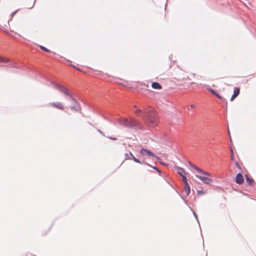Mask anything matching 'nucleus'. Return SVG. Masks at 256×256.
<instances>
[{"label":"nucleus","instance_id":"nucleus-1","mask_svg":"<svg viewBox=\"0 0 256 256\" xmlns=\"http://www.w3.org/2000/svg\"><path fill=\"white\" fill-rule=\"evenodd\" d=\"M144 112L147 114L145 118L146 122L151 126H156L158 124V118L156 111L149 106L144 110Z\"/></svg>","mask_w":256,"mask_h":256},{"label":"nucleus","instance_id":"nucleus-2","mask_svg":"<svg viewBox=\"0 0 256 256\" xmlns=\"http://www.w3.org/2000/svg\"><path fill=\"white\" fill-rule=\"evenodd\" d=\"M188 164L190 166L197 172L198 174H196V178L200 179L204 183L206 184H209L212 182V180L211 178V175L209 172L204 171L202 169L195 166L190 162H188Z\"/></svg>","mask_w":256,"mask_h":256},{"label":"nucleus","instance_id":"nucleus-3","mask_svg":"<svg viewBox=\"0 0 256 256\" xmlns=\"http://www.w3.org/2000/svg\"><path fill=\"white\" fill-rule=\"evenodd\" d=\"M54 86L55 88L58 90L60 92L64 93L65 95L70 96L69 90L64 86L58 84H54ZM70 98L73 104V106L70 107V108L72 110H74L76 112H78L80 109L78 104V103L76 102L74 99L72 98L71 97H70Z\"/></svg>","mask_w":256,"mask_h":256},{"label":"nucleus","instance_id":"nucleus-4","mask_svg":"<svg viewBox=\"0 0 256 256\" xmlns=\"http://www.w3.org/2000/svg\"><path fill=\"white\" fill-rule=\"evenodd\" d=\"M48 106L58 110L63 111L65 109L64 104L60 102H52L48 104Z\"/></svg>","mask_w":256,"mask_h":256},{"label":"nucleus","instance_id":"nucleus-5","mask_svg":"<svg viewBox=\"0 0 256 256\" xmlns=\"http://www.w3.org/2000/svg\"><path fill=\"white\" fill-rule=\"evenodd\" d=\"M125 156L126 160L133 159L135 162L141 164V162L138 159L136 158L130 152L125 154Z\"/></svg>","mask_w":256,"mask_h":256},{"label":"nucleus","instance_id":"nucleus-6","mask_svg":"<svg viewBox=\"0 0 256 256\" xmlns=\"http://www.w3.org/2000/svg\"><path fill=\"white\" fill-rule=\"evenodd\" d=\"M235 181L236 183L239 184H241L244 182V178L240 173H238L236 174Z\"/></svg>","mask_w":256,"mask_h":256},{"label":"nucleus","instance_id":"nucleus-7","mask_svg":"<svg viewBox=\"0 0 256 256\" xmlns=\"http://www.w3.org/2000/svg\"><path fill=\"white\" fill-rule=\"evenodd\" d=\"M140 152L143 156L147 155L148 156H152V157L155 156V155L152 152H151L148 150H146V149H144V148L140 150Z\"/></svg>","mask_w":256,"mask_h":256},{"label":"nucleus","instance_id":"nucleus-8","mask_svg":"<svg viewBox=\"0 0 256 256\" xmlns=\"http://www.w3.org/2000/svg\"><path fill=\"white\" fill-rule=\"evenodd\" d=\"M120 122L121 124L124 126L126 127H130V118H122L120 119Z\"/></svg>","mask_w":256,"mask_h":256},{"label":"nucleus","instance_id":"nucleus-9","mask_svg":"<svg viewBox=\"0 0 256 256\" xmlns=\"http://www.w3.org/2000/svg\"><path fill=\"white\" fill-rule=\"evenodd\" d=\"M240 90V89L239 88H234V94L231 97V101H232L239 94Z\"/></svg>","mask_w":256,"mask_h":256},{"label":"nucleus","instance_id":"nucleus-10","mask_svg":"<svg viewBox=\"0 0 256 256\" xmlns=\"http://www.w3.org/2000/svg\"><path fill=\"white\" fill-rule=\"evenodd\" d=\"M130 128H132V127H134V126H138L139 122H138V121L137 120H136L133 118H130Z\"/></svg>","mask_w":256,"mask_h":256},{"label":"nucleus","instance_id":"nucleus-11","mask_svg":"<svg viewBox=\"0 0 256 256\" xmlns=\"http://www.w3.org/2000/svg\"><path fill=\"white\" fill-rule=\"evenodd\" d=\"M152 87L154 89L161 90L162 86L158 82H154L152 84Z\"/></svg>","mask_w":256,"mask_h":256},{"label":"nucleus","instance_id":"nucleus-12","mask_svg":"<svg viewBox=\"0 0 256 256\" xmlns=\"http://www.w3.org/2000/svg\"><path fill=\"white\" fill-rule=\"evenodd\" d=\"M190 186L188 184L184 185V190L186 196H188L190 193Z\"/></svg>","mask_w":256,"mask_h":256},{"label":"nucleus","instance_id":"nucleus-13","mask_svg":"<svg viewBox=\"0 0 256 256\" xmlns=\"http://www.w3.org/2000/svg\"><path fill=\"white\" fill-rule=\"evenodd\" d=\"M9 62H10V59L9 58L0 56V63L6 64Z\"/></svg>","mask_w":256,"mask_h":256},{"label":"nucleus","instance_id":"nucleus-14","mask_svg":"<svg viewBox=\"0 0 256 256\" xmlns=\"http://www.w3.org/2000/svg\"><path fill=\"white\" fill-rule=\"evenodd\" d=\"M208 90L214 95L216 96L220 100H222V97L220 96L218 94H217L215 91L214 90L212 89V88H209L208 89Z\"/></svg>","mask_w":256,"mask_h":256},{"label":"nucleus","instance_id":"nucleus-15","mask_svg":"<svg viewBox=\"0 0 256 256\" xmlns=\"http://www.w3.org/2000/svg\"><path fill=\"white\" fill-rule=\"evenodd\" d=\"M178 173L182 177L183 176H184L186 174V172L183 168H178Z\"/></svg>","mask_w":256,"mask_h":256},{"label":"nucleus","instance_id":"nucleus-16","mask_svg":"<svg viewBox=\"0 0 256 256\" xmlns=\"http://www.w3.org/2000/svg\"><path fill=\"white\" fill-rule=\"evenodd\" d=\"M246 182L248 183L249 185H252L254 181L252 179L250 178L246 174Z\"/></svg>","mask_w":256,"mask_h":256},{"label":"nucleus","instance_id":"nucleus-17","mask_svg":"<svg viewBox=\"0 0 256 256\" xmlns=\"http://www.w3.org/2000/svg\"><path fill=\"white\" fill-rule=\"evenodd\" d=\"M40 48L41 50H43L44 51L46 52H50L49 50H48V48H45L43 46H40Z\"/></svg>","mask_w":256,"mask_h":256},{"label":"nucleus","instance_id":"nucleus-18","mask_svg":"<svg viewBox=\"0 0 256 256\" xmlns=\"http://www.w3.org/2000/svg\"><path fill=\"white\" fill-rule=\"evenodd\" d=\"M182 181H183V182H184V185H185V184H188V182H187V179H186V176H182Z\"/></svg>","mask_w":256,"mask_h":256},{"label":"nucleus","instance_id":"nucleus-19","mask_svg":"<svg viewBox=\"0 0 256 256\" xmlns=\"http://www.w3.org/2000/svg\"><path fill=\"white\" fill-rule=\"evenodd\" d=\"M134 113L136 115L138 116L139 114L142 113V110L140 109H138L134 112Z\"/></svg>","mask_w":256,"mask_h":256},{"label":"nucleus","instance_id":"nucleus-20","mask_svg":"<svg viewBox=\"0 0 256 256\" xmlns=\"http://www.w3.org/2000/svg\"><path fill=\"white\" fill-rule=\"evenodd\" d=\"M231 151V160H234V152L232 148L230 149Z\"/></svg>","mask_w":256,"mask_h":256},{"label":"nucleus","instance_id":"nucleus-21","mask_svg":"<svg viewBox=\"0 0 256 256\" xmlns=\"http://www.w3.org/2000/svg\"><path fill=\"white\" fill-rule=\"evenodd\" d=\"M206 192H204L203 190H198V194H206Z\"/></svg>","mask_w":256,"mask_h":256},{"label":"nucleus","instance_id":"nucleus-22","mask_svg":"<svg viewBox=\"0 0 256 256\" xmlns=\"http://www.w3.org/2000/svg\"><path fill=\"white\" fill-rule=\"evenodd\" d=\"M235 164H236V166L238 168H239V169H241L240 166V165L239 164H238V162L236 161V162H235Z\"/></svg>","mask_w":256,"mask_h":256},{"label":"nucleus","instance_id":"nucleus-23","mask_svg":"<svg viewBox=\"0 0 256 256\" xmlns=\"http://www.w3.org/2000/svg\"><path fill=\"white\" fill-rule=\"evenodd\" d=\"M158 160L162 164L165 165V164L163 162L161 161V159L160 158H157Z\"/></svg>","mask_w":256,"mask_h":256},{"label":"nucleus","instance_id":"nucleus-24","mask_svg":"<svg viewBox=\"0 0 256 256\" xmlns=\"http://www.w3.org/2000/svg\"><path fill=\"white\" fill-rule=\"evenodd\" d=\"M18 10H19V9H18V10L12 12V16H14Z\"/></svg>","mask_w":256,"mask_h":256},{"label":"nucleus","instance_id":"nucleus-25","mask_svg":"<svg viewBox=\"0 0 256 256\" xmlns=\"http://www.w3.org/2000/svg\"><path fill=\"white\" fill-rule=\"evenodd\" d=\"M190 107L192 108H195V105L194 104H192L190 105Z\"/></svg>","mask_w":256,"mask_h":256},{"label":"nucleus","instance_id":"nucleus-26","mask_svg":"<svg viewBox=\"0 0 256 256\" xmlns=\"http://www.w3.org/2000/svg\"><path fill=\"white\" fill-rule=\"evenodd\" d=\"M156 170L159 172L160 173V171L158 168L156 169Z\"/></svg>","mask_w":256,"mask_h":256},{"label":"nucleus","instance_id":"nucleus-27","mask_svg":"<svg viewBox=\"0 0 256 256\" xmlns=\"http://www.w3.org/2000/svg\"><path fill=\"white\" fill-rule=\"evenodd\" d=\"M152 168H154V170H156V169H158V168H157L156 167H155V166H153Z\"/></svg>","mask_w":256,"mask_h":256},{"label":"nucleus","instance_id":"nucleus-28","mask_svg":"<svg viewBox=\"0 0 256 256\" xmlns=\"http://www.w3.org/2000/svg\"><path fill=\"white\" fill-rule=\"evenodd\" d=\"M76 68V70H79V71H80V70H80V68Z\"/></svg>","mask_w":256,"mask_h":256},{"label":"nucleus","instance_id":"nucleus-29","mask_svg":"<svg viewBox=\"0 0 256 256\" xmlns=\"http://www.w3.org/2000/svg\"><path fill=\"white\" fill-rule=\"evenodd\" d=\"M192 75H193V76H195L196 74H192Z\"/></svg>","mask_w":256,"mask_h":256},{"label":"nucleus","instance_id":"nucleus-30","mask_svg":"<svg viewBox=\"0 0 256 256\" xmlns=\"http://www.w3.org/2000/svg\"><path fill=\"white\" fill-rule=\"evenodd\" d=\"M72 67L74 68H76L75 66H72Z\"/></svg>","mask_w":256,"mask_h":256}]
</instances>
